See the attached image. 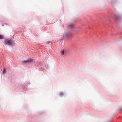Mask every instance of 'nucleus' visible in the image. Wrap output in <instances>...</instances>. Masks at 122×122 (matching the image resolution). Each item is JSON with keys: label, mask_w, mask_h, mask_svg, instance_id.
<instances>
[{"label": "nucleus", "mask_w": 122, "mask_h": 122, "mask_svg": "<svg viewBox=\"0 0 122 122\" xmlns=\"http://www.w3.org/2000/svg\"><path fill=\"white\" fill-rule=\"evenodd\" d=\"M13 41L10 39H6L4 41V43L6 45H12L13 44Z\"/></svg>", "instance_id": "obj_1"}, {"label": "nucleus", "mask_w": 122, "mask_h": 122, "mask_svg": "<svg viewBox=\"0 0 122 122\" xmlns=\"http://www.w3.org/2000/svg\"><path fill=\"white\" fill-rule=\"evenodd\" d=\"M116 1L115 0H111V3L113 5H114Z\"/></svg>", "instance_id": "obj_2"}, {"label": "nucleus", "mask_w": 122, "mask_h": 122, "mask_svg": "<svg viewBox=\"0 0 122 122\" xmlns=\"http://www.w3.org/2000/svg\"><path fill=\"white\" fill-rule=\"evenodd\" d=\"M31 60V59H27L24 61H23L24 62H29Z\"/></svg>", "instance_id": "obj_3"}, {"label": "nucleus", "mask_w": 122, "mask_h": 122, "mask_svg": "<svg viewBox=\"0 0 122 122\" xmlns=\"http://www.w3.org/2000/svg\"><path fill=\"white\" fill-rule=\"evenodd\" d=\"M72 31V30H71L70 31L68 32V36H71L72 35V34L71 32Z\"/></svg>", "instance_id": "obj_4"}, {"label": "nucleus", "mask_w": 122, "mask_h": 122, "mask_svg": "<svg viewBox=\"0 0 122 122\" xmlns=\"http://www.w3.org/2000/svg\"><path fill=\"white\" fill-rule=\"evenodd\" d=\"M64 94V92H59V95L60 96L61 95V94Z\"/></svg>", "instance_id": "obj_5"}, {"label": "nucleus", "mask_w": 122, "mask_h": 122, "mask_svg": "<svg viewBox=\"0 0 122 122\" xmlns=\"http://www.w3.org/2000/svg\"><path fill=\"white\" fill-rule=\"evenodd\" d=\"M4 38V36L2 35H0V39H3Z\"/></svg>", "instance_id": "obj_6"}, {"label": "nucleus", "mask_w": 122, "mask_h": 122, "mask_svg": "<svg viewBox=\"0 0 122 122\" xmlns=\"http://www.w3.org/2000/svg\"><path fill=\"white\" fill-rule=\"evenodd\" d=\"M70 28H72L73 27L74 25L73 24H71L70 25Z\"/></svg>", "instance_id": "obj_7"}, {"label": "nucleus", "mask_w": 122, "mask_h": 122, "mask_svg": "<svg viewBox=\"0 0 122 122\" xmlns=\"http://www.w3.org/2000/svg\"><path fill=\"white\" fill-rule=\"evenodd\" d=\"M61 53L62 55H63L64 54V51H62L61 52Z\"/></svg>", "instance_id": "obj_8"}, {"label": "nucleus", "mask_w": 122, "mask_h": 122, "mask_svg": "<svg viewBox=\"0 0 122 122\" xmlns=\"http://www.w3.org/2000/svg\"><path fill=\"white\" fill-rule=\"evenodd\" d=\"M5 69H4L3 71V73H4V72H5Z\"/></svg>", "instance_id": "obj_9"}, {"label": "nucleus", "mask_w": 122, "mask_h": 122, "mask_svg": "<svg viewBox=\"0 0 122 122\" xmlns=\"http://www.w3.org/2000/svg\"><path fill=\"white\" fill-rule=\"evenodd\" d=\"M115 17H116V18L117 19V16H116V15L115 16Z\"/></svg>", "instance_id": "obj_10"}]
</instances>
